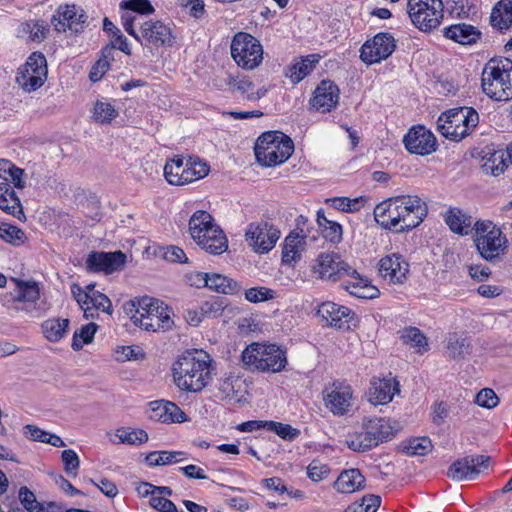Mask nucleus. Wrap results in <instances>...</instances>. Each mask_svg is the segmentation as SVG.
Here are the masks:
<instances>
[{"label":"nucleus","instance_id":"ea45409f","mask_svg":"<svg viewBox=\"0 0 512 512\" xmlns=\"http://www.w3.org/2000/svg\"><path fill=\"white\" fill-rule=\"evenodd\" d=\"M207 288L222 294H238L241 291L239 284L222 274H209Z\"/></svg>","mask_w":512,"mask_h":512},{"label":"nucleus","instance_id":"5701e85b","mask_svg":"<svg viewBox=\"0 0 512 512\" xmlns=\"http://www.w3.org/2000/svg\"><path fill=\"white\" fill-rule=\"evenodd\" d=\"M326 407L337 416L346 414L352 405V389L349 385L335 381L324 391Z\"/></svg>","mask_w":512,"mask_h":512},{"label":"nucleus","instance_id":"0eeeda50","mask_svg":"<svg viewBox=\"0 0 512 512\" xmlns=\"http://www.w3.org/2000/svg\"><path fill=\"white\" fill-rule=\"evenodd\" d=\"M482 90L496 101L512 99V61L490 60L482 72Z\"/></svg>","mask_w":512,"mask_h":512},{"label":"nucleus","instance_id":"423d86ee","mask_svg":"<svg viewBox=\"0 0 512 512\" xmlns=\"http://www.w3.org/2000/svg\"><path fill=\"white\" fill-rule=\"evenodd\" d=\"M257 161L265 167H275L286 162L294 152L292 139L280 131H267L255 143Z\"/></svg>","mask_w":512,"mask_h":512},{"label":"nucleus","instance_id":"4c0bfd02","mask_svg":"<svg viewBox=\"0 0 512 512\" xmlns=\"http://www.w3.org/2000/svg\"><path fill=\"white\" fill-rule=\"evenodd\" d=\"M50 31L49 25L44 20H29L21 24L19 33L21 36L33 42L40 43L47 38Z\"/></svg>","mask_w":512,"mask_h":512},{"label":"nucleus","instance_id":"2f4dec72","mask_svg":"<svg viewBox=\"0 0 512 512\" xmlns=\"http://www.w3.org/2000/svg\"><path fill=\"white\" fill-rule=\"evenodd\" d=\"M350 280L342 284V287L349 292L350 295L360 299H374L378 297L379 290L371 285L368 278L361 276L357 271L348 276Z\"/></svg>","mask_w":512,"mask_h":512},{"label":"nucleus","instance_id":"c9c22d12","mask_svg":"<svg viewBox=\"0 0 512 512\" xmlns=\"http://www.w3.org/2000/svg\"><path fill=\"white\" fill-rule=\"evenodd\" d=\"M365 486V477L359 469H349L343 471L335 482V488L341 493H353L363 489Z\"/></svg>","mask_w":512,"mask_h":512},{"label":"nucleus","instance_id":"7c9ffc66","mask_svg":"<svg viewBox=\"0 0 512 512\" xmlns=\"http://www.w3.org/2000/svg\"><path fill=\"white\" fill-rule=\"evenodd\" d=\"M443 34L461 45H472L481 38V32L473 25L467 23H457L445 27Z\"/></svg>","mask_w":512,"mask_h":512},{"label":"nucleus","instance_id":"09e8293b","mask_svg":"<svg viewBox=\"0 0 512 512\" xmlns=\"http://www.w3.org/2000/svg\"><path fill=\"white\" fill-rule=\"evenodd\" d=\"M118 116V111L110 103L98 100L93 107L92 117L95 122L100 124H108Z\"/></svg>","mask_w":512,"mask_h":512},{"label":"nucleus","instance_id":"72a5a7b5","mask_svg":"<svg viewBox=\"0 0 512 512\" xmlns=\"http://www.w3.org/2000/svg\"><path fill=\"white\" fill-rule=\"evenodd\" d=\"M319 60L320 55L318 54L300 57L289 66L285 75L293 84H298L313 71Z\"/></svg>","mask_w":512,"mask_h":512},{"label":"nucleus","instance_id":"412c9836","mask_svg":"<svg viewBox=\"0 0 512 512\" xmlns=\"http://www.w3.org/2000/svg\"><path fill=\"white\" fill-rule=\"evenodd\" d=\"M317 315L327 325L338 329H350L351 325L355 326L357 321L356 314L351 309L330 301L319 306Z\"/></svg>","mask_w":512,"mask_h":512},{"label":"nucleus","instance_id":"49530a36","mask_svg":"<svg viewBox=\"0 0 512 512\" xmlns=\"http://www.w3.org/2000/svg\"><path fill=\"white\" fill-rule=\"evenodd\" d=\"M39 298L40 290L35 282H18L14 303L29 302V306H33V303H36Z\"/></svg>","mask_w":512,"mask_h":512},{"label":"nucleus","instance_id":"2eb2a0df","mask_svg":"<svg viewBox=\"0 0 512 512\" xmlns=\"http://www.w3.org/2000/svg\"><path fill=\"white\" fill-rule=\"evenodd\" d=\"M47 79V61L43 53L33 52L18 69L16 82L26 92L40 88Z\"/></svg>","mask_w":512,"mask_h":512},{"label":"nucleus","instance_id":"6e6d98bb","mask_svg":"<svg viewBox=\"0 0 512 512\" xmlns=\"http://www.w3.org/2000/svg\"><path fill=\"white\" fill-rule=\"evenodd\" d=\"M380 504V496L369 494L365 495L360 502L350 504L344 512H376Z\"/></svg>","mask_w":512,"mask_h":512},{"label":"nucleus","instance_id":"338daca9","mask_svg":"<svg viewBox=\"0 0 512 512\" xmlns=\"http://www.w3.org/2000/svg\"><path fill=\"white\" fill-rule=\"evenodd\" d=\"M475 402L481 407L491 409L498 405L499 398L492 389L484 388L477 393Z\"/></svg>","mask_w":512,"mask_h":512},{"label":"nucleus","instance_id":"f3484780","mask_svg":"<svg viewBox=\"0 0 512 512\" xmlns=\"http://www.w3.org/2000/svg\"><path fill=\"white\" fill-rule=\"evenodd\" d=\"M399 200V233L408 232L419 226L428 213L427 204L417 195H400Z\"/></svg>","mask_w":512,"mask_h":512},{"label":"nucleus","instance_id":"052dcab7","mask_svg":"<svg viewBox=\"0 0 512 512\" xmlns=\"http://www.w3.org/2000/svg\"><path fill=\"white\" fill-rule=\"evenodd\" d=\"M121 10H132L138 15H151L155 9L149 0H123L120 3Z\"/></svg>","mask_w":512,"mask_h":512},{"label":"nucleus","instance_id":"bb28decb","mask_svg":"<svg viewBox=\"0 0 512 512\" xmlns=\"http://www.w3.org/2000/svg\"><path fill=\"white\" fill-rule=\"evenodd\" d=\"M399 200L397 196L390 197L374 208V218L376 222L384 229L399 233Z\"/></svg>","mask_w":512,"mask_h":512},{"label":"nucleus","instance_id":"f704fd0d","mask_svg":"<svg viewBox=\"0 0 512 512\" xmlns=\"http://www.w3.org/2000/svg\"><path fill=\"white\" fill-rule=\"evenodd\" d=\"M491 25L501 32L512 27V0H500L492 9Z\"/></svg>","mask_w":512,"mask_h":512},{"label":"nucleus","instance_id":"b1692460","mask_svg":"<svg viewBox=\"0 0 512 512\" xmlns=\"http://www.w3.org/2000/svg\"><path fill=\"white\" fill-rule=\"evenodd\" d=\"M339 97V87L330 80H322L314 90L310 105L318 112L327 113L337 106Z\"/></svg>","mask_w":512,"mask_h":512},{"label":"nucleus","instance_id":"4468645a","mask_svg":"<svg viewBox=\"0 0 512 512\" xmlns=\"http://www.w3.org/2000/svg\"><path fill=\"white\" fill-rule=\"evenodd\" d=\"M281 235L280 230L271 222L261 220L248 224L245 240L256 253L266 254L276 245Z\"/></svg>","mask_w":512,"mask_h":512},{"label":"nucleus","instance_id":"c03bdc74","mask_svg":"<svg viewBox=\"0 0 512 512\" xmlns=\"http://www.w3.org/2000/svg\"><path fill=\"white\" fill-rule=\"evenodd\" d=\"M447 351L449 356L454 359L463 358L465 355L470 354L471 343L469 337L457 334L450 336L447 343Z\"/></svg>","mask_w":512,"mask_h":512},{"label":"nucleus","instance_id":"a211bd4d","mask_svg":"<svg viewBox=\"0 0 512 512\" xmlns=\"http://www.w3.org/2000/svg\"><path fill=\"white\" fill-rule=\"evenodd\" d=\"M396 42L389 33H378L373 39L366 41L360 50L361 60L368 64L379 63L387 59L395 50Z\"/></svg>","mask_w":512,"mask_h":512},{"label":"nucleus","instance_id":"f257e3e1","mask_svg":"<svg viewBox=\"0 0 512 512\" xmlns=\"http://www.w3.org/2000/svg\"><path fill=\"white\" fill-rule=\"evenodd\" d=\"M175 385L182 391L201 392L211 381L213 358L203 350L187 351L173 364Z\"/></svg>","mask_w":512,"mask_h":512},{"label":"nucleus","instance_id":"aec40b11","mask_svg":"<svg viewBox=\"0 0 512 512\" xmlns=\"http://www.w3.org/2000/svg\"><path fill=\"white\" fill-rule=\"evenodd\" d=\"M126 261V254L120 250L113 252L92 251L88 254L85 264L89 272H103L110 275L120 271L125 266Z\"/></svg>","mask_w":512,"mask_h":512},{"label":"nucleus","instance_id":"69168bd1","mask_svg":"<svg viewBox=\"0 0 512 512\" xmlns=\"http://www.w3.org/2000/svg\"><path fill=\"white\" fill-rule=\"evenodd\" d=\"M90 307L92 308V313L95 317L97 316L98 311H102L110 315L112 314V303L110 299L101 292H93Z\"/></svg>","mask_w":512,"mask_h":512},{"label":"nucleus","instance_id":"37998d69","mask_svg":"<svg viewBox=\"0 0 512 512\" xmlns=\"http://www.w3.org/2000/svg\"><path fill=\"white\" fill-rule=\"evenodd\" d=\"M228 306V300L223 296H213L204 301L199 309L202 317L218 318L223 314V311Z\"/></svg>","mask_w":512,"mask_h":512},{"label":"nucleus","instance_id":"58836bf2","mask_svg":"<svg viewBox=\"0 0 512 512\" xmlns=\"http://www.w3.org/2000/svg\"><path fill=\"white\" fill-rule=\"evenodd\" d=\"M185 162L182 156H176L166 162L164 176L171 185H184Z\"/></svg>","mask_w":512,"mask_h":512},{"label":"nucleus","instance_id":"603ef678","mask_svg":"<svg viewBox=\"0 0 512 512\" xmlns=\"http://www.w3.org/2000/svg\"><path fill=\"white\" fill-rule=\"evenodd\" d=\"M116 437L120 443L141 445L148 441V434L143 429L120 428L116 431Z\"/></svg>","mask_w":512,"mask_h":512},{"label":"nucleus","instance_id":"ddd939ff","mask_svg":"<svg viewBox=\"0 0 512 512\" xmlns=\"http://www.w3.org/2000/svg\"><path fill=\"white\" fill-rule=\"evenodd\" d=\"M51 25L57 33L80 34L88 24V16L84 9L76 4H62L57 7L51 17Z\"/></svg>","mask_w":512,"mask_h":512},{"label":"nucleus","instance_id":"393cba45","mask_svg":"<svg viewBox=\"0 0 512 512\" xmlns=\"http://www.w3.org/2000/svg\"><path fill=\"white\" fill-rule=\"evenodd\" d=\"M148 417L162 423H183L188 420L185 412L175 403L166 400L152 401L149 404Z\"/></svg>","mask_w":512,"mask_h":512},{"label":"nucleus","instance_id":"9d476101","mask_svg":"<svg viewBox=\"0 0 512 512\" xmlns=\"http://www.w3.org/2000/svg\"><path fill=\"white\" fill-rule=\"evenodd\" d=\"M230 49L232 58L242 69L253 70L262 63L263 47L260 41L249 33H236Z\"/></svg>","mask_w":512,"mask_h":512},{"label":"nucleus","instance_id":"5fc2aeb1","mask_svg":"<svg viewBox=\"0 0 512 512\" xmlns=\"http://www.w3.org/2000/svg\"><path fill=\"white\" fill-rule=\"evenodd\" d=\"M71 292L76 302L83 310L84 317L86 319H94L95 315L92 313V308L90 307L93 292L89 293L88 291H84V289L78 284H73L71 286Z\"/></svg>","mask_w":512,"mask_h":512},{"label":"nucleus","instance_id":"a878e982","mask_svg":"<svg viewBox=\"0 0 512 512\" xmlns=\"http://www.w3.org/2000/svg\"><path fill=\"white\" fill-rule=\"evenodd\" d=\"M409 264L402 255L392 254L383 257L379 262L380 275L390 283L402 284L407 279Z\"/></svg>","mask_w":512,"mask_h":512},{"label":"nucleus","instance_id":"dca6fc26","mask_svg":"<svg viewBox=\"0 0 512 512\" xmlns=\"http://www.w3.org/2000/svg\"><path fill=\"white\" fill-rule=\"evenodd\" d=\"M312 270L319 279L333 282L356 273L354 268L334 252L320 253L312 266Z\"/></svg>","mask_w":512,"mask_h":512},{"label":"nucleus","instance_id":"bf43d9fd","mask_svg":"<svg viewBox=\"0 0 512 512\" xmlns=\"http://www.w3.org/2000/svg\"><path fill=\"white\" fill-rule=\"evenodd\" d=\"M18 498L27 512H44V506L38 502L35 494L26 486L19 489Z\"/></svg>","mask_w":512,"mask_h":512},{"label":"nucleus","instance_id":"c85d7f7f","mask_svg":"<svg viewBox=\"0 0 512 512\" xmlns=\"http://www.w3.org/2000/svg\"><path fill=\"white\" fill-rule=\"evenodd\" d=\"M443 220L451 232L467 236L474 231L473 217L463 209L450 206L443 214Z\"/></svg>","mask_w":512,"mask_h":512},{"label":"nucleus","instance_id":"864d4df0","mask_svg":"<svg viewBox=\"0 0 512 512\" xmlns=\"http://www.w3.org/2000/svg\"><path fill=\"white\" fill-rule=\"evenodd\" d=\"M432 448V442L428 437H417L410 439L404 446L403 451L409 456H423L428 454Z\"/></svg>","mask_w":512,"mask_h":512},{"label":"nucleus","instance_id":"8fccbe9b","mask_svg":"<svg viewBox=\"0 0 512 512\" xmlns=\"http://www.w3.org/2000/svg\"><path fill=\"white\" fill-rule=\"evenodd\" d=\"M98 326L95 323H89L83 325L79 330H76L73 334L71 347L74 351H79L85 344H89L93 341L94 335L97 331Z\"/></svg>","mask_w":512,"mask_h":512},{"label":"nucleus","instance_id":"de8ad7c7","mask_svg":"<svg viewBox=\"0 0 512 512\" xmlns=\"http://www.w3.org/2000/svg\"><path fill=\"white\" fill-rule=\"evenodd\" d=\"M184 455L182 451H153L146 456L145 462L148 466L169 465L181 461L178 457Z\"/></svg>","mask_w":512,"mask_h":512},{"label":"nucleus","instance_id":"e433bc0d","mask_svg":"<svg viewBox=\"0 0 512 512\" xmlns=\"http://www.w3.org/2000/svg\"><path fill=\"white\" fill-rule=\"evenodd\" d=\"M316 221L319 226L321 235L326 241L332 244H338L342 241V226L338 222L328 219L325 216L323 209H319L317 211Z\"/></svg>","mask_w":512,"mask_h":512},{"label":"nucleus","instance_id":"cd10ccee","mask_svg":"<svg viewBox=\"0 0 512 512\" xmlns=\"http://www.w3.org/2000/svg\"><path fill=\"white\" fill-rule=\"evenodd\" d=\"M399 392V382L395 378H373L368 393L369 401L375 406L388 404Z\"/></svg>","mask_w":512,"mask_h":512},{"label":"nucleus","instance_id":"680f3d73","mask_svg":"<svg viewBox=\"0 0 512 512\" xmlns=\"http://www.w3.org/2000/svg\"><path fill=\"white\" fill-rule=\"evenodd\" d=\"M141 17L132 12V10H122L121 14V23L124 28V30L132 36L134 39L137 37L139 23H142Z\"/></svg>","mask_w":512,"mask_h":512},{"label":"nucleus","instance_id":"20e7f679","mask_svg":"<svg viewBox=\"0 0 512 512\" xmlns=\"http://www.w3.org/2000/svg\"><path fill=\"white\" fill-rule=\"evenodd\" d=\"M189 231L195 243L207 253L220 255L227 251L228 240L210 213L197 210L189 220Z\"/></svg>","mask_w":512,"mask_h":512},{"label":"nucleus","instance_id":"7ed1b4c3","mask_svg":"<svg viewBox=\"0 0 512 512\" xmlns=\"http://www.w3.org/2000/svg\"><path fill=\"white\" fill-rule=\"evenodd\" d=\"M246 370L260 373H279L285 370L287 352L277 344L251 343L241 354Z\"/></svg>","mask_w":512,"mask_h":512},{"label":"nucleus","instance_id":"774afa93","mask_svg":"<svg viewBox=\"0 0 512 512\" xmlns=\"http://www.w3.org/2000/svg\"><path fill=\"white\" fill-rule=\"evenodd\" d=\"M150 505L159 512H178L176 505L169 499L156 496L155 492H150Z\"/></svg>","mask_w":512,"mask_h":512},{"label":"nucleus","instance_id":"3c124183","mask_svg":"<svg viewBox=\"0 0 512 512\" xmlns=\"http://www.w3.org/2000/svg\"><path fill=\"white\" fill-rule=\"evenodd\" d=\"M0 239L14 246H19L25 242L26 235L19 227L3 222L0 223Z\"/></svg>","mask_w":512,"mask_h":512},{"label":"nucleus","instance_id":"6e6552de","mask_svg":"<svg viewBox=\"0 0 512 512\" xmlns=\"http://www.w3.org/2000/svg\"><path fill=\"white\" fill-rule=\"evenodd\" d=\"M479 123V114L472 107H458L443 112L437 119L441 135L452 141H461L470 135Z\"/></svg>","mask_w":512,"mask_h":512},{"label":"nucleus","instance_id":"a18cd8bd","mask_svg":"<svg viewBox=\"0 0 512 512\" xmlns=\"http://www.w3.org/2000/svg\"><path fill=\"white\" fill-rule=\"evenodd\" d=\"M241 389V380L235 377H227L220 381L218 393L222 400L239 402Z\"/></svg>","mask_w":512,"mask_h":512},{"label":"nucleus","instance_id":"f03ea898","mask_svg":"<svg viewBox=\"0 0 512 512\" xmlns=\"http://www.w3.org/2000/svg\"><path fill=\"white\" fill-rule=\"evenodd\" d=\"M129 313L132 322L146 331L164 332L174 325L172 310L162 301L151 297L131 301Z\"/></svg>","mask_w":512,"mask_h":512},{"label":"nucleus","instance_id":"0e129e2a","mask_svg":"<svg viewBox=\"0 0 512 512\" xmlns=\"http://www.w3.org/2000/svg\"><path fill=\"white\" fill-rule=\"evenodd\" d=\"M65 472L70 476H76L80 466V459L72 449L64 450L61 454Z\"/></svg>","mask_w":512,"mask_h":512},{"label":"nucleus","instance_id":"f8f14e48","mask_svg":"<svg viewBox=\"0 0 512 512\" xmlns=\"http://www.w3.org/2000/svg\"><path fill=\"white\" fill-rule=\"evenodd\" d=\"M135 40L144 48L158 49L171 47L175 42V36L169 24L161 20L149 19L139 23Z\"/></svg>","mask_w":512,"mask_h":512},{"label":"nucleus","instance_id":"39448f33","mask_svg":"<svg viewBox=\"0 0 512 512\" xmlns=\"http://www.w3.org/2000/svg\"><path fill=\"white\" fill-rule=\"evenodd\" d=\"M473 242L481 258L490 263L500 261L508 249L506 236L490 220L474 223Z\"/></svg>","mask_w":512,"mask_h":512},{"label":"nucleus","instance_id":"a19ab883","mask_svg":"<svg viewBox=\"0 0 512 512\" xmlns=\"http://www.w3.org/2000/svg\"><path fill=\"white\" fill-rule=\"evenodd\" d=\"M506 155L507 158L505 159L503 152H496L492 154L484 163L483 169L487 173L490 172L493 176H499L507 168V160L512 164V143L507 146Z\"/></svg>","mask_w":512,"mask_h":512},{"label":"nucleus","instance_id":"79ce46f5","mask_svg":"<svg viewBox=\"0 0 512 512\" xmlns=\"http://www.w3.org/2000/svg\"><path fill=\"white\" fill-rule=\"evenodd\" d=\"M68 326V319H48L42 324V330L46 339L58 342L67 332Z\"/></svg>","mask_w":512,"mask_h":512},{"label":"nucleus","instance_id":"473e14b6","mask_svg":"<svg viewBox=\"0 0 512 512\" xmlns=\"http://www.w3.org/2000/svg\"><path fill=\"white\" fill-rule=\"evenodd\" d=\"M307 235L303 230L300 232L292 231L284 240L282 250V261L286 264L296 262L301 257V252L306 244Z\"/></svg>","mask_w":512,"mask_h":512},{"label":"nucleus","instance_id":"6ab92c4d","mask_svg":"<svg viewBox=\"0 0 512 512\" xmlns=\"http://www.w3.org/2000/svg\"><path fill=\"white\" fill-rule=\"evenodd\" d=\"M490 457L486 455H469L455 460L448 468L447 477L454 481L474 480L481 469L488 467Z\"/></svg>","mask_w":512,"mask_h":512},{"label":"nucleus","instance_id":"e2e57ef3","mask_svg":"<svg viewBox=\"0 0 512 512\" xmlns=\"http://www.w3.org/2000/svg\"><path fill=\"white\" fill-rule=\"evenodd\" d=\"M275 292L266 287H253L245 290V299L251 303H258L274 298Z\"/></svg>","mask_w":512,"mask_h":512},{"label":"nucleus","instance_id":"13d9d810","mask_svg":"<svg viewBox=\"0 0 512 512\" xmlns=\"http://www.w3.org/2000/svg\"><path fill=\"white\" fill-rule=\"evenodd\" d=\"M267 431L274 432L283 440L293 441L300 435V430L290 424H284L276 421H268Z\"/></svg>","mask_w":512,"mask_h":512},{"label":"nucleus","instance_id":"9b49d317","mask_svg":"<svg viewBox=\"0 0 512 512\" xmlns=\"http://www.w3.org/2000/svg\"><path fill=\"white\" fill-rule=\"evenodd\" d=\"M442 0H408L407 12L419 30L428 32L439 26L443 18Z\"/></svg>","mask_w":512,"mask_h":512},{"label":"nucleus","instance_id":"4d7b16f0","mask_svg":"<svg viewBox=\"0 0 512 512\" xmlns=\"http://www.w3.org/2000/svg\"><path fill=\"white\" fill-rule=\"evenodd\" d=\"M401 339L404 343L412 347L423 348L424 351L428 350V343L426 336L416 327H408L401 331Z\"/></svg>","mask_w":512,"mask_h":512},{"label":"nucleus","instance_id":"c756f323","mask_svg":"<svg viewBox=\"0 0 512 512\" xmlns=\"http://www.w3.org/2000/svg\"><path fill=\"white\" fill-rule=\"evenodd\" d=\"M0 210L20 221L26 219L20 198L8 182H0Z\"/></svg>","mask_w":512,"mask_h":512},{"label":"nucleus","instance_id":"4be33fe9","mask_svg":"<svg viewBox=\"0 0 512 512\" xmlns=\"http://www.w3.org/2000/svg\"><path fill=\"white\" fill-rule=\"evenodd\" d=\"M403 143L410 153L421 156L429 155L437 149L436 137L430 130L421 125L409 129L403 138Z\"/></svg>","mask_w":512,"mask_h":512},{"label":"nucleus","instance_id":"1a4fd4ad","mask_svg":"<svg viewBox=\"0 0 512 512\" xmlns=\"http://www.w3.org/2000/svg\"><path fill=\"white\" fill-rule=\"evenodd\" d=\"M392 435V427L388 419L367 418L363 420L361 430L349 434L345 443L354 452H366L388 441Z\"/></svg>","mask_w":512,"mask_h":512}]
</instances>
